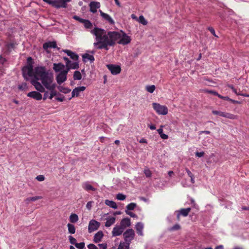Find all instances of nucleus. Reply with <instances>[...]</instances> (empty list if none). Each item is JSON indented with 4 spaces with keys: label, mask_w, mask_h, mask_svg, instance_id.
Listing matches in <instances>:
<instances>
[{
    "label": "nucleus",
    "mask_w": 249,
    "mask_h": 249,
    "mask_svg": "<svg viewBox=\"0 0 249 249\" xmlns=\"http://www.w3.org/2000/svg\"><path fill=\"white\" fill-rule=\"evenodd\" d=\"M90 33L95 36L96 42L93 43L94 46L100 50H108V47L113 46L119 39H120L118 43L122 45L128 44L131 40L130 37L123 31H121L122 33L111 31L107 32L104 29L95 27Z\"/></svg>",
    "instance_id": "obj_1"
},
{
    "label": "nucleus",
    "mask_w": 249,
    "mask_h": 249,
    "mask_svg": "<svg viewBox=\"0 0 249 249\" xmlns=\"http://www.w3.org/2000/svg\"><path fill=\"white\" fill-rule=\"evenodd\" d=\"M31 75L28 76V77L31 78V80H41L43 85L46 81L49 80L53 74L47 71L44 66H37L34 68Z\"/></svg>",
    "instance_id": "obj_2"
},
{
    "label": "nucleus",
    "mask_w": 249,
    "mask_h": 249,
    "mask_svg": "<svg viewBox=\"0 0 249 249\" xmlns=\"http://www.w3.org/2000/svg\"><path fill=\"white\" fill-rule=\"evenodd\" d=\"M34 61L32 57H28L27 59V64L21 69L22 76L26 81L29 80L28 76H31V73L34 70Z\"/></svg>",
    "instance_id": "obj_3"
},
{
    "label": "nucleus",
    "mask_w": 249,
    "mask_h": 249,
    "mask_svg": "<svg viewBox=\"0 0 249 249\" xmlns=\"http://www.w3.org/2000/svg\"><path fill=\"white\" fill-rule=\"evenodd\" d=\"M53 69L55 72H59L56 76V81L59 85L62 84V63H54ZM58 89L60 92H62V86H59Z\"/></svg>",
    "instance_id": "obj_4"
},
{
    "label": "nucleus",
    "mask_w": 249,
    "mask_h": 249,
    "mask_svg": "<svg viewBox=\"0 0 249 249\" xmlns=\"http://www.w3.org/2000/svg\"><path fill=\"white\" fill-rule=\"evenodd\" d=\"M152 105L153 108L158 114L166 115L168 113V109L166 106L156 103H153Z\"/></svg>",
    "instance_id": "obj_5"
},
{
    "label": "nucleus",
    "mask_w": 249,
    "mask_h": 249,
    "mask_svg": "<svg viewBox=\"0 0 249 249\" xmlns=\"http://www.w3.org/2000/svg\"><path fill=\"white\" fill-rule=\"evenodd\" d=\"M123 236L125 242L126 243H129V244H130L131 241L135 237L134 231L132 229L127 230L123 233Z\"/></svg>",
    "instance_id": "obj_6"
},
{
    "label": "nucleus",
    "mask_w": 249,
    "mask_h": 249,
    "mask_svg": "<svg viewBox=\"0 0 249 249\" xmlns=\"http://www.w3.org/2000/svg\"><path fill=\"white\" fill-rule=\"evenodd\" d=\"M42 48H43V50L44 51H45L47 53H49L50 52L49 50L51 49L57 48L58 50H60V48H58L57 47V43L55 41H49L45 42L43 44Z\"/></svg>",
    "instance_id": "obj_7"
},
{
    "label": "nucleus",
    "mask_w": 249,
    "mask_h": 249,
    "mask_svg": "<svg viewBox=\"0 0 249 249\" xmlns=\"http://www.w3.org/2000/svg\"><path fill=\"white\" fill-rule=\"evenodd\" d=\"M63 60L66 62V71L70 69H77L79 68V64L78 62H72L68 58L63 57Z\"/></svg>",
    "instance_id": "obj_8"
},
{
    "label": "nucleus",
    "mask_w": 249,
    "mask_h": 249,
    "mask_svg": "<svg viewBox=\"0 0 249 249\" xmlns=\"http://www.w3.org/2000/svg\"><path fill=\"white\" fill-rule=\"evenodd\" d=\"M100 223L95 220H91L89 221L88 227L89 232L91 233L95 231H96L99 227Z\"/></svg>",
    "instance_id": "obj_9"
},
{
    "label": "nucleus",
    "mask_w": 249,
    "mask_h": 249,
    "mask_svg": "<svg viewBox=\"0 0 249 249\" xmlns=\"http://www.w3.org/2000/svg\"><path fill=\"white\" fill-rule=\"evenodd\" d=\"M32 85H33L36 90V91H38L39 92H45V88L43 87V85H42L40 82H39L38 81H36V80H31L30 81Z\"/></svg>",
    "instance_id": "obj_10"
},
{
    "label": "nucleus",
    "mask_w": 249,
    "mask_h": 249,
    "mask_svg": "<svg viewBox=\"0 0 249 249\" xmlns=\"http://www.w3.org/2000/svg\"><path fill=\"white\" fill-rule=\"evenodd\" d=\"M107 68L114 75L120 73L121 71V67L118 65L109 64L107 65Z\"/></svg>",
    "instance_id": "obj_11"
},
{
    "label": "nucleus",
    "mask_w": 249,
    "mask_h": 249,
    "mask_svg": "<svg viewBox=\"0 0 249 249\" xmlns=\"http://www.w3.org/2000/svg\"><path fill=\"white\" fill-rule=\"evenodd\" d=\"M27 96L37 101L41 100L42 99V94L36 91H32L27 93Z\"/></svg>",
    "instance_id": "obj_12"
},
{
    "label": "nucleus",
    "mask_w": 249,
    "mask_h": 249,
    "mask_svg": "<svg viewBox=\"0 0 249 249\" xmlns=\"http://www.w3.org/2000/svg\"><path fill=\"white\" fill-rule=\"evenodd\" d=\"M53 79V75L49 78V80L46 81L43 85V86L49 90H53L55 89L56 84H53L51 85Z\"/></svg>",
    "instance_id": "obj_13"
},
{
    "label": "nucleus",
    "mask_w": 249,
    "mask_h": 249,
    "mask_svg": "<svg viewBox=\"0 0 249 249\" xmlns=\"http://www.w3.org/2000/svg\"><path fill=\"white\" fill-rule=\"evenodd\" d=\"M124 230L120 226H115L112 231L113 236H119L123 232Z\"/></svg>",
    "instance_id": "obj_14"
},
{
    "label": "nucleus",
    "mask_w": 249,
    "mask_h": 249,
    "mask_svg": "<svg viewBox=\"0 0 249 249\" xmlns=\"http://www.w3.org/2000/svg\"><path fill=\"white\" fill-rule=\"evenodd\" d=\"M90 11L93 13L97 12V9L100 7V3L99 2L92 1L89 3Z\"/></svg>",
    "instance_id": "obj_15"
},
{
    "label": "nucleus",
    "mask_w": 249,
    "mask_h": 249,
    "mask_svg": "<svg viewBox=\"0 0 249 249\" xmlns=\"http://www.w3.org/2000/svg\"><path fill=\"white\" fill-rule=\"evenodd\" d=\"M86 87L84 86L75 88L71 92L72 97H78L79 95L80 92L84 91Z\"/></svg>",
    "instance_id": "obj_16"
},
{
    "label": "nucleus",
    "mask_w": 249,
    "mask_h": 249,
    "mask_svg": "<svg viewBox=\"0 0 249 249\" xmlns=\"http://www.w3.org/2000/svg\"><path fill=\"white\" fill-rule=\"evenodd\" d=\"M131 225L130 219L129 218H124L122 219L120 222V226L124 230L126 227H128Z\"/></svg>",
    "instance_id": "obj_17"
},
{
    "label": "nucleus",
    "mask_w": 249,
    "mask_h": 249,
    "mask_svg": "<svg viewBox=\"0 0 249 249\" xmlns=\"http://www.w3.org/2000/svg\"><path fill=\"white\" fill-rule=\"evenodd\" d=\"M63 52L67 53L68 56H70V58L74 61H77L78 59V55L75 53L69 50H63Z\"/></svg>",
    "instance_id": "obj_18"
},
{
    "label": "nucleus",
    "mask_w": 249,
    "mask_h": 249,
    "mask_svg": "<svg viewBox=\"0 0 249 249\" xmlns=\"http://www.w3.org/2000/svg\"><path fill=\"white\" fill-rule=\"evenodd\" d=\"M101 16L106 20H107L110 24H113L114 23V21L110 16L102 12L101 10L100 11Z\"/></svg>",
    "instance_id": "obj_19"
},
{
    "label": "nucleus",
    "mask_w": 249,
    "mask_h": 249,
    "mask_svg": "<svg viewBox=\"0 0 249 249\" xmlns=\"http://www.w3.org/2000/svg\"><path fill=\"white\" fill-rule=\"evenodd\" d=\"M143 229V224L142 222H138L136 225V230L137 233L140 236H143L142 230Z\"/></svg>",
    "instance_id": "obj_20"
},
{
    "label": "nucleus",
    "mask_w": 249,
    "mask_h": 249,
    "mask_svg": "<svg viewBox=\"0 0 249 249\" xmlns=\"http://www.w3.org/2000/svg\"><path fill=\"white\" fill-rule=\"evenodd\" d=\"M103 232L102 231H98L94 236L93 241L95 243H98L100 242L103 237Z\"/></svg>",
    "instance_id": "obj_21"
},
{
    "label": "nucleus",
    "mask_w": 249,
    "mask_h": 249,
    "mask_svg": "<svg viewBox=\"0 0 249 249\" xmlns=\"http://www.w3.org/2000/svg\"><path fill=\"white\" fill-rule=\"evenodd\" d=\"M83 188L87 191H95L96 189L94 188L92 185L89 184L88 182H85L82 184Z\"/></svg>",
    "instance_id": "obj_22"
},
{
    "label": "nucleus",
    "mask_w": 249,
    "mask_h": 249,
    "mask_svg": "<svg viewBox=\"0 0 249 249\" xmlns=\"http://www.w3.org/2000/svg\"><path fill=\"white\" fill-rule=\"evenodd\" d=\"M190 211H191V208H187L186 209H183V208L181 209L180 210H179L178 211H176V212L179 213V214H180L184 217H186L188 215V214L190 212Z\"/></svg>",
    "instance_id": "obj_23"
},
{
    "label": "nucleus",
    "mask_w": 249,
    "mask_h": 249,
    "mask_svg": "<svg viewBox=\"0 0 249 249\" xmlns=\"http://www.w3.org/2000/svg\"><path fill=\"white\" fill-rule=\"evenodd\" d=\"M106 219L107 221L105 223V226L109 227L115 223L116 218L115 217H109L108 218H106Z\"/></svg>",
    "instance_id": "obj_24"
},
{
    "label": "nucleus",
    "mask_w": 249,
    "mask_h": 249,
    "mask_svg": "<svg viewBox=\"0 0 249 249\" xmlns=\"http://www.w3.org/2000/svg\"><path fill=\"white\" fill-rule=\"evenodd\" d=\"M82 57H83V61L86 62V60L85 59H88L89 60V61H90V62L91 63L93 62L94 61V56L92 55H90L88 53H85L83 55H82Z\"/></svg>",
    "instance_id": "obj_25"
},
{
    "label": "nucleus",
    "mask_w": 249,
    "mask_h": 249,
    "mask_svg": "<svg viewBox=\"0 0 249 249\" xmlns=\"http://www.w3.org/2000/svg\"><path fill=\"white\" fill-rule=\"evenodd\" d=\"M130 244L126 242H120L117 249H129Z\"/></svg>",
    "instance_id": "obj_26"
},
{
    "label": "nucleus",
    "mask_w": 249,
    "mask_h": 249,
    "mask_svg": "<svg viewBox=\"0 0 249 249\" xmlns=\"http://www.w3.org/2000/svg\"><path fill=\"white\" fill-rule=\"evenodd\" d=\"M105 204L112 208H114V209H117V204L116 203L113 201H111V200H105Z\"/></svg>",
    "instance_id": "obj_27"
},
{
    "label": "nucleus",
    "mask_w": 249,
    "mask_h": 249,
    "mask_svg": "<svg viewBox=\"0 0 249 249\" xmlns=\"http://www.w3.org/2000/svg\"><path fill=\"white\" fill-rule=\"evenodd\" d=\"M81 23L84 24L85 27L87 29H91L92 27V24L89 20L83 19Z\"/></svg>",
    "instance_id": "obj_28"
},
{
    "label": "nucleus",
    "mask_w": 249,
    "mask_h": 249,
    "mask_svg": "<svg viewBox=\"0 0 249 249\" xmlns=\"http://www.w3.org/2000/svg\"><path fill=\"white\" fill-rule=\"evenodd\" d=\"M52 6L56 8L62 7V0H54Z\"/></svg>",
    "instance_id": "obj_29"
},
{
    "label": "nucleus",
    "mask_w": 249,
    "mask_h": 249,
    "mask_svg": "<svg viewBox=\"0 0 249 249\" xmlns=\"http://www.w3.org/2000/svg\"><path fill=\"white\" fill-rule=\"evenodd\" d=\"M73 78L74 80H81L82 79V75L81 72L78 71H75L73 73Z\"/></svg>",
    "instance_id": "obj_30"
},
{
    "label": "nucleus",
    "mask_w": 249,
    "mask_h": 249,
    "mask_svg": "<svg viewBox=\"0 0 249 249\" xmlns=\"http://www.w3.org/2000/svg\"><path fill=\"white\" fill-rule=\"evenodd\" d=\"M78 220V216L75 213H71L70 216V221L71 223H76Z\"/></svg>",
    "instance_id": "obj_31"
},
{
    "label": "nucleus",
    "mask_w": 249,
    "mask_h": 249,
    "mask_svg": "<svg viewBox=\"0 0 249 249\" xmlns=\"http://www.w3.org/2000/svg\"><path fill=\"white\" fill-rule=\"evenodd\" d=\"M42 198L41 196H35L33 197H28L26 199L25 201L28 203L30 201H35Z\"/></svg>",
    "instance_id": "obj_32"
},
{
    "label": "nucleus",
    "mask_w": 249,
    "mask_h": 249,
    "mask_svg": "<svg viewBox=\"0 0 249 249\" xmlns=\"http://www.w3.org/2000/svg\"><path fill=\"white\" fill-rule=\"evenodd\" d=\"M68 228L69 233L70 234H74L75 232V228L73 225L69 223L67 225Z\"/></svg>",
    "instance_id": "obj_33"
},
{
    "label": "nucleus",
    "mask_w": 249,
    "mask_h": 249,
    "mask_svg": "<svg viewBox=\"0 0 249 249\" xmlns=\"http://www.w3.org/2000/svg\"><path fill=\"white\" fill-rule=\"evenodd\" d=\"M224 117L232 120L236 119L237 118V116L236 115L228 112L225 113Z\"/></svg>",
    "instance_id": "obj_34"
},
{
    "label": "nucleus",
    "mask_w": 249,
    "mask_h": 249,
    "mask_svg": "<svg viewBox=\"0 0 249 249\" xmlns=\"http://www.w3.org/2000/svg\"><path fill=\"white\" fill-rule=\"evenodd\" d=\"M137 204L135 203H130L126 206V210L128 211L133 210L136 207Z\"/></svg>",
    "instance_id": "obj_35"
},
{
    "label": "nucleus",
    "mask_w": 249,
    "mask_h": 249,
    "mask_svg": "<svg viewBox=\"0 0 249 249\" xmlns=\"http://www.w3.org/2000/svg\"><path fill=\"white\" fill-rule=\"evenodd\" d=\"M28 88L27 84L25 82L22 83L21 85L18 86V89L21 91H24Z\"/></svg>",
    "instance_id": "obj_36"
},
{
    "label": "nucleus",
    "mask_w": 249,
    "mask_h": 249,
    "mask_svg": "<svg viewBox=\"0 0 249 249\" xmlns=\"http://www.w3.org/2000/svg\"><path fill=\"white\" fill-rule=\"evenodd\" d=\"M138 21L143 25H146L147 24V21L142 15L139 17Z\"/></svg>",
    "instance_id": "obj_37"
},
{
    "label": "nucleus",
    "mask_w": 249,
    "mask_h": 249,
    "mask_svg": "<svg viewBox=\"0 0 249 249\" xmlns=\"http://www.w3.org/2000/svg\"><path fill=\"white\" fill-rule=\"evenodd\" d=\"M146 90L150 93H153L155 89V86L154 85L147 86L146 87Z\"/></svg>",
    "instance_id": "obj_38"
},
{
    "label": "nucleus",
    "mask_w": 249,
    "mask_h": 249,
    "mask_svg": "<svg viewBox=\"0 0 249 249\" xmlns=\"http://www.w3.org/2000/svg\"><path fill=\"white\" fill-rule=\"evenodd\" d=\"M16 45H17V44L16 43L11 42L10 43L6 44V46L7 48L8 49V51L9 52H10L11 51L10 50V49H15Z\"/></svg>",
    "instance_id": "obj_39"
},
{
    "label": "nucleus",
    "mask_w": 249,
    "mask_h": 249,
    "mask_svg": "<svg viewBox=\"0 0 249 249\" xmlns=\"http://www.w3.org/2000/svg\"><path fill=\"white\" fill-rule=\"evenodd\" d=\"M116 198L119 200H124L126 198V196L123 194L119 193L117 195Z\"/></svg>",
    "instance_id": "obj_40"
},
{
    "label": "nucleus",
    "mask_w": 249,
    "mask_h": 249,
    "mask_svg": "<svg viewBox=\"0 0 249 249\" xmlns=\"http://www.w3.org/2000/svg\"><path fill=\"white\" fill-rule=\"evenodd\" d=\"M75 246L79 249H83L85 248V243L84 242L76 243Z\"/></svg>",
    "instance_id": "obj_41"
},
{
    "label": "nucleus",
    "mask_w": 249,
    "mask_h": 249,
    "mask_svg": "<svg viewBox=\"0 0 249 249\" xmlns=\"http://www.w3.org/2000/svg\"><path fill=\"white\" fill-rule=\"evenodd\" d=\"M144 173L147 178H150L151 176L152 173L149 169H145L144 170Z\"/></svg>",
    "instance_id": "obj_42"
},
{
    "label": "nucleus",
    "mask_w": 249,
    "mask_h": 249,
    "mask_svg": "<svg viewBox=\"0 0 249 249\" xmlns=\"http://www.w3.org/2000/svg\"><path fill=\"white\" fill-rule=\"evenodd\" d=\"M205 92L208 93L213 94L215 96H216L218 97V96L220 95L216 91L213 90H206Z\"/></svg>",
    "instance_id": "obj_43"
},
{
    "label": "nucleus",
    "mask_w": 249,
    "mask_h": 249,
    "mask_svg": "<svg viewBox=\"0 0 249 249\" xmlns=\"http://www.w3.org/2000/svg\"><path fill=\"white\" fill-rule=\"evenodd\" d=\"M69 240H70V242L71 244L72 245H75L76 243V239L73 237L71 235H70L69 236Z\"/></svg>",
    "instance_id": "obj_44"
},
{
    "label": "nucleus",
    "mask_w": 249,
    "mask_h": 249,
    "mask_svg": "<svg viewBox=\"0 0 249 249\" xmlns=\"http://www.w3.org/2000/svg\"><path fill=\"white\" fill-rule=\"evenodd\" d=\"M180 229V226L179 224H175L171 228V231H177Z\"/></svg>",
    "instance_id": "obj_45"
},
{
    "label": "nucleus",
    "mask_w": 249,
    "mask_h": 249,
    "mask_svg": "<svg viewBox=\"0 0 249 249\" xmlns=\"http://www.w3.org/2000/svg\"><path fill=\"white\" fill-rule=\"evenodd\" d=\"M228 87L230 89H231L232 91L237 95H239V94H240V93L239 92H238L237 91V89H235L234 87L231 85H228Z\"/></svg>",
    "instance_id": "obj_46"
},
{
    "label": "nucleus",
    "mask_w": 249,
    "mask_h": 249,
    "mask_svg": "<svg viewBox=\"0 0 249 249\" xmlns=\"http://www.w3.org/2000/svg\"><path fill=\"white\" fill-rule=\"evenodd\" d=\"M125 213L127 214L130 215L132 217H137V215L132 212L128 211L127 210H125Z\"/></svg>",
    "instance_id": "obj_47"
},
{
    "label": "nucleus",
    "mask_w": 249,
    "mask_h": 249,
    "mask_svg": "<svg viewBox=\"0 0 249 249\" xmlns=\"http://www.w3.org/2000/svg\"><path fill=\"white\" fill-rule=\"evenodd\" d=\"M36 179L39 181H42L44 180L45 177L43 175H38L36 177Z\"/></svg>",
    "instance_id": "obj_48"
},
{
    "label": "nucleus",
    "mask_w": 249,
    "mask_h": 249,
    "mask_svg": "<svg viewBox=\"0 0 249 249\" xmlns=\"http://www.w3.org/2000/svg\"><path fill=\"white\" fill-rule=\"evenodd\" d=\"M64 68H65V66L63 65V82L67 79V74L68 73V71H66V70H64Z\"/></svg>",
    "instance_id": "obj_49"
},
{
    "label": "nucleus",
    "mask_w": 249,
    "mask_h": 249,
    "mask_svg": "<svg viewBox=\"0 0 249 249\" xmlns=\"http://www.w3.org/2000/svg\"><path fill=\"white\" fill-rule=\"evenodd\" d=\"M218 98H219L220 99L226 100V101H230V100H231V98H230L229 97L223 96L221 95L220 94L218 96Z\"/></svg>",
    "instance_id": "obj_50"
},
{
    "label": "nucleus",
    "mask_w": 249,
    "mask_h": 249,
    "mask_svg": "<svg viewBox=\"0 0 249 249\" xmlns=\"http://www.w3.org/2000/svg\"><path fill=\"white\" fill-rule=\"evenodd\" d=\"M6 61L7 60L6 58L3 57L1 55H0V63L3 65Z\"/></svg>",
    "instance_id": "obj_51"
},
{
    "label": "nucleus",
    "mask_w": 249,
    "mask_h": 249,
    "mask_svg": "<svg viewBox=\"0 0 249 249\" xmlns=\"http://www.w3.org/2000/svg\"><path fill=\"white\" fill-rule=\"evenodd\" d=\"M88 247L89 249H98V248L93 244H89L88 246Z\"/></svg>",
    "instance_id": "obj_52"
},
{
    "label": "nucleus",
    "mask_w": 249,
    "mask_h": 249,
    "mask_svg": "<svg viewBox=\"0 0 249 249\" xmlns=\"http://www.w3.org/2000/svg\"><path fill=\"white\" fill-rule=\"evenodd\" d=\"M204 152H196L195 153L196 156L199 158L203 157L204 155Z\"/></svg>",
    "instance_id": "obj_53"
},
{
    "label": "nucleus",
    "mask_w": 249,
    "mask_h": 249,
    "mask_svg": "<svg viewBox=\"0 0 249 249\" xmlns=\"http://www.w3.org/2000/svg\"><path fill=\"white\" fill-rule=\"evenodd\" d=\"M208 30L213 34L214 36H217L215 35V31L214 29L212 27H209L208 28Z\"/></svg>",
    "instance_id": "obj_54"
},
{
    "label": "nucleus",
    "mask_w": 249,
    "mask_h": 249,
    "mask_svg": "<svg viewBox=\"0 0 249 249\" xmlns=\"http://www.w3.org/2000/svg\"><path fill=\"white\" fill-rule=\"evenodd\" d=\"M98 246L100 247V249H107V244L106 243L100 244Z\"/></svg>",
    "instance_id": "obj_55"
},
{
    "label": "nucleus",
    "mask_w": 249,
    "mask_h": 249,
    "mask_svg": "<svg viewBox=\"0 0 249 249\" xmlns=\"http://www.w3.org/2000/svg\"><path fill=\"white\" fill-rule=\"evenodd\" d=\"M92 203L93 202L91 201H89L87 203L86 205V207L89 210H90L91 209Z\"/></svg>",
    "instance_id": "obj_56"
},
{
    "label": "nucleus",
    "mask_w": 249,
    "mask_h": 249,
    "mask_svg": "<svg viewBox=\"0 0 249 249\" xmlns=\"http://www.w3.org/2000/svg\"><path fill=\"white\" fill-rule=\"evenodd\" d=\"M44 92V94L43 97H42V99L43 100H46L47 98L48 97V91L45 90V92Z\"/></svg>",
    "instance_id": "obj_57"
},
{
    "label": "nucleus",
    "mask_w": 249,
    "mask_h": 249,
    "mask_svg": "<svg viewBox=\"0 0 249 249\" xmlns=\"http://www.w3.org/2000/svg\"><path fill=\"white\" fill-rule=\"evenodd\" d=\"M43 1L46 2L47 3L53 5V4L54 3V0H43Z\"/></svg>",
    "instance_id": "obj_58"
},
{
    "label": "nucleus",
    "mask_w": 249,
    "mask_h": 249,
    "mask_svg": "<svg viewBox=\"0 0 249 249\" xmlns=\"http://www.w3.org/2000/svg\"><path fill=\"white\" fill-rule=\"evenodd\" d=\"M50 90V94L53 95V96H55L57 94V92L55 90Z\"/></svg>",
    "instance_id": "obj_59"
},
{
    "label": "nucleus",
    "mask_w": 249,
    "mask_h": 249,
    "mask_svg": "<svg viewBox=\"0 0 249 249\" xmlns=\"http://www.w3.org/2000/svg\"><path fill=\"white\" fill-rule=\"evenodd\" d=\"M160 136L163 139H167L168 138V136L164 133H162L161 135H160Z\"/></svg>",
    "instance_id": "obj_60"
},
{
    "label": "nucleus",
    "mask_w": 249,
    "mask_h": 249,
    "mask_svg": "<svg viewBox=\"0 0 249 249\" xmlns=\"http://www.w3.org/2000/svg\"><path fill=\"white\" fill-rule=\"evenodd\" d=\"M186 171L187 173V175L189 177L193 176L194 175L192 173V172L187 168H186Z\"/></svg>",
    "instance_id": "obj_61"
},
{
    "label": "nucleus",
    "mask_w": 249,
    "mask_h": 249,
    "mask_svg": "<svg viewBox=\"0 0 249 249\" xmlns=\"http://www.w3.org/2000/svg\"><path fill=\"white\" fill-rule=\"evenodd\" d=\"M73 18L79 21L80 22H82V20L84 19H82V18H79V17H78V16H74Z\"/></svg>",
    "instance_id": "obj_62"
},
{
    "label": "nucleus",
    "mask_w": 249,
    "mask_h": 249,
    "mask_svg": "<svg viewBox=\"0 0 249 249\" xmlns=\"http://www.w3.org/2000/svg\"><path fill=\"white\" fill-rule=\"evenodd\" d=\"M230 102H231L233 104H241V102L236 100H234L233 99H231Z\"/></svg>",
    "instance_id": "obj_63"
},
{
    "label": "nucleus",
    "mask_w": 249,
    "mask_h": 249,
    "mask_svg": "<svg viewBox=\"0 0 249 249\" xmlns=\"http://www.w3.org/2000/svg\"><path fill=\"white\" fill-rule=\"evenodd\" d=\"M215 249H224V247L223 245H219L216 247Z\"/></svg>",
    "instance_id": "obj_64"
}]
</instances>
